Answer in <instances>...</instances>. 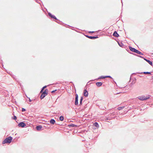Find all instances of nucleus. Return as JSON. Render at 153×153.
<instances>
[{"label": "nucleus", "mask_w": 153, "mask_h": 153, "mask_svg": "<svg viewBox=\"0 0 153 153\" xmlns=\"http://www.w3.org/2000/svg\"><path fill=\"white\" fill-rule=\"evenodd\" d=\"M47 87V86H44L42 88V89L41 90V92H42L43 91V90L44 89L46 88V87Z\"/></svg>", "instance_id": "obj_20"}, {"label": "nucleus", "mask_w": 153, "mask_h": 153, "mask_svg": "<svg viewBox=\"0 0 153 153\" xmlns=\"http://www.w3.org/2000/svg\"><path fill=\"white\" fill-rule=\"evenodd\" d=\"M56 91V90H54V91H52L51 92H52V93H54V92H55V91Z\"/></svg>", "instance_id": "obj_26"}, {"label": "nucleus", "mask_w": 153, "mask_h": 153, "mask_svg": "<svg viewBox=\"0 0 153 153\" xmlns=\"http://www.w3.org/2000/svg\"><path fill=\"white\" fill-rule=\"evenodd\" d=\"M59 119L61 121H63V120H64V117H63V116H61L59 117Z\"/></svg>", "instance_id": "obj_14"}, {"label": "nucleus", "mask_w": 153, "mask_h": 153, "mask_svg": "<svg viewBox=\"0 0 153 153\" xmlns=\"http://www.w3.org/2000/svg\"><path fill=\"white\" fill-rule=\"evenodd\" d=\"M113 36L117 37L119 36V34L117 33V32L116 31L114 32L113 34Z\"/></svg>", "instance_id": "obj_9"}, {"label": "nucleus", "mask_w": 153, "mask_h": 153, "mask_svg": "<svg viewBox=\"0 0 153 153\" xmlns=\"http://www.w3.org/2000/svg\"><path fill=\"white\" fill-rule=\"evenodd\" d=\"M12 137L10 136L5 138L2 142L3 144L5 143H10L12 141Z\"/></svg>", "instance_id": "obj_1"}, {"label": "nucleus", "mask_w": 153, "mask_h": 153, "mask_svg": "<svg viewBox=\"0 0 153 153\" xmlns=\"http://www.w3.org/2000/svg\"><path fill=\"white\" fill-rule=\"evenodd\" d=\"M48 15H49L51 16L52 18H53V19H56V17L52 15V14H51V13H48Z\"/></svg>", "instance_id": "obj_10"}, {"label": "nucleus", "mask_w": 153, "mask_h": 153, "mask_svg": "<svg viewBox=\"0 0 153 153\" xmlns=\"http://www.w3.org/2000/svg\"><path fill=\"white\" fill-rule=\"evenodd\" d=\"M25 111V109L24 108H22V111Z\"/></svg>", "instance_id": "obj_22"}, {"label": "nucleus", "mask_w": 153, "mask_h": 153, "mask_svg": "<svg viewBox=\"0 0 153 153\" xmlns=\"http://www.w3.org/2000/svg\"><path fill=\"white\" fill-rule=\"evenodd\" d=\"M105 77H106V78H107V77L110 78H111V77L110 76H105Z\"/></svg>", "instance_id": "obj_24"}, {"label": "nucleus", "mask_w": 153, "mask_h": 153, "mask_svg": "<svg viewBox=\"0 0 153 153\" xmlns=\"http://www.w3.org/2000/svg\"><path fill=\"white\" fill-rule=\"evenodd\" d=\"M134 53H137L140 55H143V53H142L135 49H134Z\"/></svg>", "instance_id": "obj_7"}, {"label": "nucleus", "mask_w": 153, "mask_h": 153, "mask_svg": "<svg viewBox=\"0 0 153 153\" xmlns=\"http://www.w3.org/2000/svg\"><path fill=\"white\" fill-rule=\"evenodd\" d=\"M138 99L141 100H147L149 98V97H145V96H139L138 97Z\"/></svg>", "instance_id": "obj_3"}, {"label": "nucleus", "mask_w": 153, "mask_h": 153, "mask_svg": "<svg viewBox=\"0 0 153 153\" xmlns=\"http://www.w3.org/2000/svg\"><path fill=\"white\" fill-rule=\"evenodd\" d=\"M13 119H14V120H16L17 119V117H16V116H14V117H13Z\"/></svg>", "instance_id": "obj_23"}, {"label": "nucleus", "mask_w": 153, "mask_h": 153, "mask_svg": "<svg viewBox=\"0 0 153 153\" xmlns=\"http://www.w3.org/2000/svg\"><path fill=\"white\" fill-rule=\"evenodd\" d=\"M94 32H89L90 33H93Z\"/></svg>", "instance_id": "obj_28"}, {"label": "nucleus", "mask_w": 153, "mask_h": 153, "mask_svg": "<svg viewBox=\"0 0 153 153\" xmlns=\"http://www.w3.org/2000/svg\"><path fill=\"white\" fill-rule=\"evenodd\" d=\"M83 93L84 96L85 97L88 96V91H87L85 89L84 90Z\"/></svg>", "instance_id": "obj_6"}, {"label": "nucleus", "mask_w": 153, "mask_h": 153, "mask_svg": "<svg viewBox=\"0 0 153 153\" xmlns=\"http://www.w3.org/2000/svg\"><path fill=\"white\" fill-rule=\"evenodd\" d=\"M70 126L72 127H74L75 126H76L74 124H71L70 125Z\"/></svg>", "instance_id": "obj_19"}, {"label": "nucleus", "mask_w": 153, "mask_h": 153, "mask_svg": "<svg viewBox=\"0 0 153 153\" xmlns=\"http://www.w3.org/2000/svg\"><path fill=\"white\" fill-rule=\"evenodd\" d=\"M83 100L82 97H81L80 100V104H82V102Z\"/></svg>", "instance_id": "obj_21"}, {"label": "nucleus", "mask_w": 153, "mask_h": 153, "mask_svg": "<svg viewBox=\"0 0 153 153\" xmlns=\"http://www.w3.org/2000/svg\"><path fill=\"white\" fill-rule=\"evenodd\" d=\"M102 84V83L101 82H98L96 83V85L98 87L101 86Z\"/></svg>", "instance_id": "obj_12"}, {"label": "nucleus", "mask_w": 153, "mask_h": 153, "mask_svg": "<svg viewBox=\"0 0 153 153\" xmlns=\"http://www.w3.org/2000/svg\"><path fill=\"white\" fill-rule=\"evenodd\" d=\"M48 94V90L46 89L43 92L40 97L41 99H42L45 97Z\"/></svg>", "instance_id": "obj_2"}, {"label": "nucleus", "mask_w": 153, "mask_h": 153, "mask_svg": "<svg viewBox=\"0 0 153 153\" xmlns=\"http://www.w3.org/2000/svg\"><path fill=\"white\" fill-rule=\"evenodd\" d=\"M78 104V95L77 94L76 95L75 100V104L76 105H77Z\"/></svg>", "instance_id": "obj_5"}, {"label": "nucleus", "mask_w": 153, "mask_h": 153, "mask_svg": "<svg viewBox=\"0 0 153 153\" xmlns=\"http://www.w3.org/2000/svg\"><path fill=\"white\" fill-rule=\"evenodd\" d=\"M50 123H51V124H54L55 122V120H53V119H51L50 121Z\"/></svg>", "instance_id": "obj_13"}, {"label": "nucleus", "mask_w": 153, "mask_h": 153, "mask_svg": "<svg viewBox=\"0 0 153 153\" xmlns=\"http://www.w3.org/2000/svg\"><path fill=\"white\" fill-rule=\"evenodd\" d=\"M42 127L41 126H38L36 127V128L37 130L40 131Z\"/></svg>", "instance_id": "obj_11"}, {"label": "nucleus", "mask_w": 153, "mask_h": 153, "mask_svg": "<svg viewBox=\"0 0 153 153\" xmlns=\"http://www.w3.org/2000/svg\"><path fill=\"white\" fill-rule=\"evenodd\" d=\"M29 101L30 102H31V100L30 98L29 99Z\"/></svg>", "instance_id": "obj_27"}, {"label": "nucleus", "mask_w": 153, "mask_h": 153, "mask_svg": "<svg viewBox=\"0 0 153 153\" xmlns=\"http://www.w3.org/2000/svg\"><path fill=\"white\" fill-rule=\"evenodd\" d=\"M18 126L19 127H24L26 126V124L23 122H21L18 124Z\"/></svg>", "instance_id": "obj_4"}, {"label": "nucleus", "mask_w": 153, "mask_h": 153, "mask_svg": "<svg viewBox=\"0 0 153 153\" xmlns=\"http://www.w3.org/2000/svg\"><path fill=\"white\" fill-rule=\"evenodd\" d=\"M147 62H148L149 63V64H150V65H152V62L150 61H149V60H147Z\"/></svg>", "instance_id": "obj_17"}, {"label": "nucleus", "mask_w": 153, "mask_h": 153, "mask_svg": "<svg viewBox=\"0 0 153 153\" xmlns=\"http://www.w3.org/2000/svg\"><path fill=\"white\" fill-rule=\"evenodd\" d=\"M131 77H130V79H131Z\"/></svg>", "instance_id": "obj_30"}, {"label": "nucleus", "mask_w": 153, "mask_h": 153, "mask_svg": "<svg viewBox=\"0 0 153 153\" xmlns=\"http://www.w3.org/2000/svg\"><path fill=\"white\" fill-rule=\"evenodd\" d=\"M143 74H151L150 72H143Z\"/></svg>", "instance_id": "obj_18"}, {"label": "nucleus", "mask_w": 153, "mask_h": 153, "mask_svg": "<svg viewBox=\"0 0 153 153\" xmlns=\"http://www.w3.org/2000/svg\"><path fill=\"white\" fill-rule=\"evenodd\" d=\"M94 125L96 127H99V125L98 123H95L94 124Z\"/></svg>", "instance_id": "obj_16"}, {"label": "nucleus", "mask_w": 153, "mask_h": 153, "mask_svg": "<svg viewBox=\"0 0 153 153\" xmlns=\"http://www.w3.org/2000/svg\"><path fill=\"white\" fill-rule=\"evenodd\" d=\"M129 48L130 50L134 52V48H132L131 46H129Z\"/></svg>", "instance_id": "obj_15"}, {"label": "nucleus", "mask_w": 153, "mask_h": 153, "mask_svg": "<svg viewBox=\"0 0 153 153\" xmlns=\"http://www.w3.org/2000/svg\"><path fill=\"white\" fill-rule=\"evenodd\" d=\"M106 78V77H105V76H102L101 77V78H102V79H104V78Z\"/></svg>", "instance_id": "obj_25"}, {"label": "nucleus", "mask_w": 153, "mask_h": 153, "mask_svg": "<svg viewBox=\"0 0 153 153\" xmlns=\"http://www.w3.org/2000/svg\"><path fill=\"white\" fill-rule=\"evenodd\" d=\"M144 59V60H145L146 61H147V60H147V59Z\"/></svg>", "instance_id": "obj_29"}, {"label": "nucleus", "mask_w": 153, "mask_h": 153, "mask_svg": "<svg viewBox=\"0 0 153 153\" xmlns=\"http://www.w3.org/2000/svg\"><path fill=\"white\" fill-rule=\"evenodd\" d=\"M86 36L88 38H89L90 39H96L98 38V37H97V36Z\"/></svg>", "instance_id": "obj_8"}]
</instances>
